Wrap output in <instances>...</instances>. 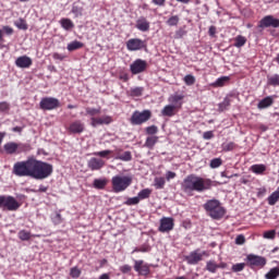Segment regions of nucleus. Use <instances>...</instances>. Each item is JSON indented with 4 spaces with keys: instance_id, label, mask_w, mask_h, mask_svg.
<instances>
[{
    "instance_id": "obj_15",
    "label": "nucleus",
    "mask_w": 279,
    "mask_h": 279,
    "mask_svg": "<svg viewBox=\"0 0 279 279\" xmlns=\"http://www.w3.org/2000/svg\"><path fill=\"white\" fill-rule=\"evenodd\" d=\"M112 117L102 116L100 118H90V126L97 128L98 125H110L112 123Z\"/></svg>"
},
{
    "instance_id": "obj_42",
    "label": "nucleus",
    "mask_w": 279,
    "mask_h": 279,
    "mask_svg": "<svg viewBox=\"0 0 279 279\" xmlns=\"http://www.w3.org/2000/svg\"><path fill=\"white\" fill-rule=\"evenodd\" d=\"M110 154H112V150L110 149H106V150H100V151H95L93 153V156H98V158H110L108 156H110Z\"/></svg>"
},
{
    "instance_id": "obj_25",
    "label": "nucleus",
    "mask_w": 279,
    "mask_h": 279,
    "mask_svg": "<svg viewBox=\"0 0 279 279\" xmlns=\"http://www.w3.org/2000/svg\"><path fill=\"white\" fill-rule=\"evenodd\" d=\"M267 202H268L269 206H276V204H278V202H279V186L277 187V190L275 192H272L267 197Z\"/></svg>"
},
{
    "instance_id": "obj_21",
    "label": "nucleus",
    "mask_w": 279,
    "mask_h": 279,
    "mask_svg": "<svg viewBox=\"0 0 279 279\" xmlns=\"http://www.w3.org/2000/svg\"><path fill=\"white\" fill-rule=\"evenodd\" d=\"M149 21H147L146 17L141 16L140 19L136 20L135 27L138 29V32H149Z\"/></svg>"
},
{
    "instance_id": "obj_53",
    "label": "nucleus",
    "mask_w": 279,
    "mask_h": 279,
    "mask_svg": "<svg viewBox=\"0 0 279 279\" xmlns=\"http://www.w3.org/2000/svg\"><path fill=\"white\" fill-rule=\"evenodd\" d=\"M263 236L265 239L274 241V239H276V230H268V231L264 232Z\"/></svg>"
},
{
    "instance_id": "obj_51",
    "label": "nucleus",
    "mask_w": 279,
    "mask_h": 279,
    "mask_svg": "<svg viewBox=\"0 0 279 279\" xmlns=\"http://www.w3.org/2000/svg\"><path fill=\"white\" fill-rule=\"evenodd\" d=\"M71 278L77 279L80 276H82V270H80L77 267H73L70 270Z\"/></svg>"
},
{
    "instance_id": "obj_9",
    "label": "nucleus",
    "mask_w": 279,
    "mask_h": 279,
    "mask_svg": "<svg viewBox=\"0 0 279 279\" xmlns=\"http://www.w3.org/2000/svg\"><path fill=\"white\" fill-rule=\"evenodd\" d=\"M246 263L252 268L259 267L260 269H263V267H265L267 265V258H265L260 255L248 254L246 256Z\"/></svg>"
},
{
    "instance_id": "obj_62",
    "label": "nucleus",
    "mask_w": 279,
    "mask_h": 279,
    "mask_svg": "<svg viewBox=\"0 0 279 279\" xmlns=\"http://www.w3.org/2000/svg\"><path fill=\"white\" fill-rule=\"evenodd\" d=\"M151 3H154V5H158L159 8L165 7V3H167V0H151Z\"/></svg>"
},
{
    "instance_id": "obj_54",
    "label": "nucleus",
    "mask_w": 279,
    "mask_h": 279,
    "mask_svg": "<svg viewBox=\"0 0 279 279\" xmlns=\"http://www.w3.org/2000/svg\"><path fill=\"white\" fill-rule=\"evenodd\" d=\"M245 269V263H239L232 266V271L239 274V271H243Z\"/></svg>"
},
{
    "instance_id": "obj_59",
    "label": "nucleus",
    "mask_w": 279,
    "mask_h": 279,
    "mask_svg": "<svg viewBox=\"0 0 279 279\" xmlns=\"http://www.w3.org/2000/svg\"><path fill=\"white\" fill-rule=\"evenodd\" d=\"M47 191H49L48 186L39 185V189L38 190H32V193H47Z\"/></svg>"
},
{
    "instance_id": "obj_33",
    "label": "nucleus",
    "mask_w": 279,
    "mask_h": 279,
    "mask_svg": "<svg viewBox=\"0 0 279 279\" xmlns=\"http://www.w3.org/2000/svg\"><path fill=\"white\" fill-rule=\"evenodd\" d=\"M267 85L274 87L279 86V74L267 76Z\"/></svg>"
},
{
    "instance_id": "obj_1",
    "label": "nucleus",
    "mask_w": 279,
    "mask_h": 279,
    "mask_svg": "<svg viewBox=\"0 0 279 279\" xmlns=\"http://www.w3.org/2000/svg\"><path fill=\"white\" fill-rule=\"evenodd\" d=\"M16 178H32L33 180H47L53 175V165L28 156L25 160L16 161L12 168Z\"/></svg>"
},
{
    "instance_id": "obj_35",
    "label": "nucleus",
    "mask_w": 279,
    "mask_h": 279,
    "mask_svg": "<svg viewBox=\"0 0 279 279\" xmlns=\"http://www.w3.org/2000/svg\"><path fill=\"white\" fill-rule=\"evenodd\" d=\"M266 279H278L279 278V267L271 268L266 275Z\"/></svg>"
},
{
    "instance_id": "obj_47",
    "label": "nucleus",
    "mask_w": 279,
    "mask_h": 279,
    "mask_svg": "<svg viewBox=\"0 0 279 279\" xmlns=\"http://www.w3.org/2000/svg\"><path fill=\"white\" fill-rule=\"evenodd\" d=\"M0 112L3 114H8L10 112V102L1 101L0 102Z\"/></svg>"
},
{
    "instance_id": "obj_29",
    "label": "nucleus",
    "mask_w": 279,
    "mask_h": 279,
    "mask_svg": "<svg viewBox=\"0 0 279 279\" xmlns=\"http://www.w3.org/2000/svg\"><path fill=\"white\" fill-rule=\"evenodd\" d=\"M107 184H108V179H95L93 186L94 189H98V191H101L106 189Z\"/></svg>"
},
{
    "instance_id": "obj_56",
    "label": "nucleus",
    "mask_w": 279,
    "mask_h": 279,
    "mask_svg": "<svg viewBox=\"0 0 279 279\" xmlns=\"http://www.w3.org/2000/svg\"><path fill=\"white\" fill-rule=\"evenodd\" d=\"M2 32H4L7 36H12V34H14V28L11 26H2Z\"/></svg>"
},
{
    "instance_id": "obj_17",
    "label": "nucleus",
    "mask_w": 279,
    "mask_h": 279,
    "mask_svg": "<svg viewBox=\"0 0 279 279\" xmlns=\"http://www.w3.org/2000/svg\"><path fill=\"white\" fill-rule=\"evenodd\" d=\"M84 130L85 125L84 122H82V120L73 121L72 123H70L68 128V132H70V134H82Z\"/></svg>"
},
{
    "instance_id": "obj_31",
    "label": "nucleus",
    "mask_w": 279,
    "mask_h": 279,
    "mask_svg": "<svg viewBox=\"0 0 279 279\" xmlns=\"http://www.w3.org/2000/svg\"><path fill=\"white\" fill-rule=\"evenodd\" d=\"M219 264H217L215 260H208L206 263V270L209 271V274H217Z\"/></svg>"
},
{
    "instance_id": "obj_43",
    "label": "nucleus",
    "mask_w": 279,
    "mask_h": 279,
    "mask_svg": "<svg viewBox=\"0 0 279 279\" xmlns=\"http://www.w3.org/2000/svg\"><path fill=\"white\" fill-rule=\"evenodd\" d=\"M165 184H166L165 178L162 177L155 178V183H154L155 189L157 190L165 189Z\"/></svg>"
},
{
    "instance_id": "obj_32",
    "label": "nucleus",
    "mask_w": 279,
    "mask_h": 279,
    "mask_svg": "<svg viewBox=\"0 0 279 279\" xmlns=\"http://www.w3.org/2000/svg\"><path fill=\"white\" fill-rule=\"evenodd\" d=\"M230 104H232V100L230 97H225L223 101L218 104V110L219 112H225L228 108H230Z\"/></svg>"
},
{
    "instance_id": "obj_8",
    "label": "nucleus",
    "mask_w": 279,
    "mask_h": 279,
    "mask_svg": "<svg viewBox=\"0 0 279 279\" xmlns=\"http://www.w3.org/2000/svg\"><path fill=\"white\" fill-rule=\"evenodd\" d=\"M39 108L41 110H56V108H60V100L54 97H44L39 102Z\"/></svg>"
},
{
    "instance_id": "obj_58",
    "label": "nucleus",
    "mask_w": 279,
    "mask_h": 279,
    "mask_svg": "<svg viewBox=\"0 0 279 279\" xmlns=\"http://www.w3.org/2000/svg\"><path fill=\"white\" fill-rule=\"evenodd\" d=\"M120 271L122 272V274H130V271H132V266H130V265H123V266H121L120 267Z\"/></svg>"
},
{
    "instance_id": "obj_19",
    "label": "nucleus",
    "mask_w": 279,
    "mask_h": 279,
    "mask_svg": "<svg viewBox=\"0 0 279 279\" xmlns=\"http://www.w3.org/2000/svg\"><path fill=\"white\" fill-rule=\"evenodd\" d=\"M32 64H33L32 58H29L27 56L19 57L15 60V65L19 69H29V66H32Z\"/></svg>"
},
{
    "instance_id": "obj_63",
    "label": "nucleus",
    "mask_w": 279,
    "mask_h": 279,
    "mask_svg": "<svg viewBox=\"0 0 279 279\" xmlns=\"http://www.w3.org/2000/svg\"><path fill=\"white\" fill-rule=\"evenodd\" d=\"M208 34L211 36V38H214L215 34H217V27L213 25L209 26Z\"/></svg>"
},
{
    "instance_id": "obj_34",
    "label": "nucleus",
    "mask_w": 279,
    "mask_h": 279,
    "mask_svg": "<svg viewBox=\"0 0 279 279\" xmlns=\"http://www.w3.org/2000/svg\"><path fill=\"white\" fill-rule=\"evenodd\" d=\"M85 112L88 117H92V119H96L95 117H97V114L101 113V108H92V107H87L85 109Z\"/></svg>"
},
{
    "instance_id": "obj_27",
    "label": "nucleus",
    "mask_w": 279,
    "mask_h": 279,
    "mask_svg": "<svg viewBox=\"0 0 279 279\" xmlns=\"http://www.w3.org/2000/svg\"><path fill=\"white\" fill-rule=\"evenodd\" d=\"M230 82V76H221L210 84L214 88H221L226 83Z\"/></svg>"
},
{
    "instance_id": "obj_2",
    "label": "nucleus",
    "mask_w": 279,
    "mask_h": 279,
    "mask_svg": "<svg viewBox=\"0 0 279 279\" xmlns=\"http://www.w3.org/2000/svg\"><path fill=\"white\" fill-rule=\"evenodd\" d=\"M181 186L186 195H193V193H204V191H208L210 183L202 177L190 174L183 180Z\"/></svg>"
},
{
    "instance_id": "obj_55",
    "label": "nucleus",
    "mask_w": 279,
    "mask_h": 279,
    "mask_svg": "<svg viewBox=\"0 0 279 279\" xmlns=\"http://www.w3.org/2000/svg\"><path fill=\"white\" fill-rule=\"evenodd\" d=\"M146 134H158V126L151 125L146 128Z\"/></svg>"
},
{
    "instance_id": "obj_49",
    "label": "nucleus",
    "mask_w": 279,
    "mask_h": 279,
    "mask_svg": "<svg viewBox=\"0 0 279 279\" xmlns=\"http://www.w3.org/2000/svg\"><path fill=\"white\" fill-rule=\"evenodd\" d=\"M14 25L15 27H17V29L27 31V22H25V20L23 19H20L19 21H16Z\"/></svg>"
},
{
    "instance_id": "obj_39",
    "label": "nucleus",
    "mask_w": 279,
    "mask_h": 279,
    "mask_svg": "<svg viewBox=\"0 0 279 279\" xmlns=\"http://www.w3.org/2000/svg\"><path fill=\"white\" fill-rule=\"evenodd\" d=\"M178 23H180V16H178V15H172L168 19V21H166V24L169 27H175V26H178Z\"/></svg>"
},
{
    "instance_id": "obj_61",
    "label": "nucleus",
    "mask_w": 279,
    "mask_h": 279,
    "mask_svg": "<svg viewBox=\"0 0 279 279\" xmlns=\"http://www.w3.org/2000/svg\"><path fill=\"white\" fill-rule=\"evenodd\" d=\"M213 136H215V134H213V131H206V132H204V134H203V138H204L205 141H210V138H213Z\"/></svg>"
},
{
    "instance_id": "obj_24",
    "label": "nucleus",
    "mask_w": 279,
    "mask_h": 279,
    "mask_svg": "<svg viewBox=\"0 0 279 279\" xmlns=\"http://www.w3.org/2000/svg\"><path fill=\"white\" fill-rule=\"evenodd\" d=\"M251 171L256 175H263L267 171V166L263 163H256L251 167Z\"/></svg>"
},
{
    "instance_id": "obj_30",
    "label": "nucleus",
    "mask_w": 279,
    "mask_h": 279,
    "mask_svg": "<svg viewBox=\"0 0 279 279\" xmlns=\"http://www.w3.org/2000/svg\"><path fill=\"white\" fill-rule=\"evenodd\" d=\"M82 47H84V43L74 40L68 44L66 49L68 51H77V49H82Z\"/></svg>"
},
{
    "instance_id": "obj_57",
    "label": "nucleus",
    "mask_w": 279,
    "mask_h": 279,
    "mask_svg": "<svg viewBox=\"0 0 279 279\" xmlns=\"http://www.w3.org/2000/svg\"><path fill=\"white\" fill-rule=\"evenodd\" d=\"M245 243V235L240 234L235 238V245H243Z\"/></svg>"
},
{
    "instance_id": "obj_52",
    "label": "nucleus",
    "mask_w": 279,
    "mask_h": 279,
    "mask_svg": "<svg viewBox=\"0 0 279 279\" xmlns=\"http://www.w3.org/2000/svg\"><path fill=\"white\" fill-rule=\"evenodd\" d=\"M235 147H236V144H234V142H229L227 144H222L223 151H232Z\"/></svg>"
},
{
    "instance_id": "obj_4",
    "label": "nucleus",
    "mask_w": 279,
    "mask_h": 279,
    "mask_svg": "<svg viewBox=\"0 0 279 279\" xmlns=\"http://www.w3.org/2000/svg\"><path fill=\"white\" fill-rule=\"evenodd\" d=\"M132 175L117 174L111 178V186L113 193H123L132 186Z\"/></svg>"
},
{
    "instance_id": "obj_10",
    "label": "nucleus",
    "mask_w": 279,
    "mask_h": 279,
    "mask_svg": "<svg viewBox=\"0 0 279 279\" xmlns=\"http://www.w3.org/2000/svg\"><path fill=\"white\" fill-rule=\"evenodd\" d=\"M130 71L132 75L145 73L147 71V61L143 59H136L133 63H131Z\"/></svg>"
},
{
    "instance_id": "obj_38",
    "label": "nucleus",
    "mask_w": 279,
    "mask_h": 279,
    "mask_svg": "<svg viewBox=\"0 0 279 279\" xmlns=\"http://www.w3.org/2000/svg\"><path fill=\"white\" fill-rule=\"evenodd\" d=\"M156 143H158V136H149L146 138L145 147H148V149H154Z\"/></svg>"
},
{
    "instance_id": "obj_41",
    "label": "nucleus",
    "mask_w": 279,
    "mask_h": 279,
    "mask_svg": "<svg viewBox=\"0 0 279 279\" xmlns=\"http://www.w3.org/2000/svg\"><path fill=\"white\" fill-rule=\"evenodd\" d=\"M17 236L21 241H29V239H32V233L29 231H26V230H21L17 233Z\"/></svg>"
},
{
    "instance_id": "obj_48",
    "label": "nucleus",
    "mask_w": 279,
    "mask_h": 279,
    "mask_svg": "<svg viewBox=\"0 0 279 279\" xmlns=\"http://www.w3.org/2000/svg\"><path fill=\"white\" fill-rule=\"evenodd\" d=\"M51 221L54 226H60V223H62V215L60 213H56L51 216Z\"/></svg>"
},
{
    "instance_id": "obj_40",
    "label": "nucleus",
    "mask_w": 279,
    "mask_h": 279,
    "mask_svg": "<svg viewBox=\"0 0 279 279\" xmlns=\"http://www.w3.org/2000/svg\"><path fill=\"white\" fill-rule=\"evenodd\" d=\"M117 160H122L123 162H130L132 160V153L126 150L122 155L116 157Z\"/></svg>"
},
{
    "instance_id": "obj_50",
    "label": "nucleus",
    "mask_w": 279,
    "mask_h": 279,
    "mask_svg": "<svg viewBox=\"0 0 279 279\" xmlns=\"http://www.w3.org/2000/svg\"><path fill=\"white\" fill-rule=\"evenodd\" d=\"M183 82L186 86H193V84H195V76H193V74H187L184 76Z\"/></svg>"
},
{
    "instance_id": "obj_14",
    "label": "nucleus",
    "mask_w": 279,
    "mask_h": 279,
    "mask_svg": "<svg viewBox=\"0 0 279 279\" xmlns=\"http://www.w3.org/2000/svg\"><path fill=\"white\" fill-rule=\"evenodd\" d=\"M134 270L140 276H149L150 274L149 264L145 263L143 259L134 260Z\"/></svg>"
},
{
    "instance_id": "obj_22",
    "label": "nucleus",
    "mask_w": 279,
    "mask_h": 279,
    "mask_svg": "<svg viewBox=\"0 0 279 279\" xmlns=\"http://www.w3.org/2000/svg\"><path fill=\"white\" fill-rule=\"evenodd\" d=\"M276 99V96H267L264 99L259 100L257 104L258 110H265L267 108H270V106H274V100Z\"/></svg>"
},
{
    "instance_id": "obj_64",
    "label": "nucleus",
    "mask_w": 279,
    "mask_h": 279,
    "mask_svg": "<svg viewBox=\"0 0 279 279\" xmlns=\"http://www.w3.org/2000/svg\"><path fill=\"white\" fill-rule=\"evenodd\" d=\"M175 178V172H173V171H168L167 173H166V179L168 180V182H169V180H173Z\"/></svg>"
},
{
    "instance_id": "obj_12",
    "label": "nucleus",
    "mask_w": 279,
    "mask_h": 279,
    "mask_svg": "<svg viewBox=\"0 0 279 279\" xmlns=\"http://www.w3.org/2000/svg\"><path fill=\"white\" fill-rule=\"evenodd\" d=\"M159 232H171L173 228L175 227V221L173 220L172 217H162L159 221Z\"/></svg>"
},
{
    "instance_id": "obj_11",
    "label": "nucleus",
    "mask_w": 279,
    "mask_h": 279,
    "mask_svg": "<svg viewBox=\"0 0 279 279\" xmlns=\"http://www.w3.org/2000/svg\"><path fill=\"white\" fill-rule=\"evenodd\" d=\"M204 256H206V251L199 252V250H195L185 256V260L187 265H197L204 260Z\"/></svg>"
},
{
    "instance_id": "obj_45",
    "label": "nucleus",
    "mask_w": 279,
    "mask_h": 279,
    "mask_svg": "<svg viewBox=\"0 0 279 279\" xmlns=\"http://www.w3.org/2000/svg\"><path fill=\"white\" fill-rule=\"evenodd\" d=\"M221 165H223V161L221 160V158H214L210 160L209 167L211 169H219Z\"/></svg>"
},
{
    "instance_id": "obj_26",
    "label": "nucleus",
    "mask_w": 279,
    "mask_h": 279,
    "mask_svg": "<svg viewBox=\"0 0 279 279\" xmlns=\"http://www.w3.org/2000/svg\"><path fill=\"white\" fill-rule=\"evenodd\" d=\"M175 110L178 109L174 108L172 105H167L161 110V117H175Z\"/></svg>"
},
{
    "instance_id": "obj_60",
    "label": "nucleus",
    "mask_w": 279,
    "mask_h": 279,
    "mask_svg": "<svg viewBox=\"0 0 279 279\" xmlns=\"http://www.w3.org/2000/svg\"><path fill=\"white\" fill-rule=\"evenodd\" d=\"M52 58H53V60H59L60 62H62V60H64V58H66V56H64L62 53L54 52L52 54Z\"/></svg>"
},
{
    "instance_id": "obj_5",
    "label": "nucleus",
    "mask_w": 279,
    "mask_h": 279,
    "mask_svg": "<svg viewBox=\"0 0 279 279\" xmlns=\"http://www.w3.org/2000/svg\"><path fill=\"white\" fill-rule=\"evenodd\" d=\"M3 149L5 154L9 156H14V154H27V151H32V145L16 143V142H9L3 145Z\"/></svg>"
},
{
    "instance_id": "obj_44",
    "label": "nucleus",
    "mask_w": 279,
    "mask_h": 279,
    "mask_svg": "<svg viewBox=\"0 0 279 279\" xmlns=\"http://www.w3.org/2000/svg\"><path fill=\"white\" fill-rule=\"evenodd\" d=\"M83 13H84V8L73 4L72 14H74L76 19H78V16H82Z\"/></svg>"
},
{
    "instance_id": "obj_16",
    "label": "nucleus",
    "mask_w": 279,
    "mask_h": 279,
    "mask_svg": "<svg viewBox=\"0 0 279 279\" xmlns=\"http://www.w3.org/2000/svg\"><path fill=\"white\" fill-rule=\"evenodd\" d=\"M87 166L90 171H99V169H104V167H106V161H104V159L93 157L88 160Z\"/></svg>"
},
{
    "instance_id": "obj_3",
    "label": "nucleus",
    "mask_w": 279,
    "mask_h": 279,
    "mask_svg": "<svg viewBox=\"0 0 279 279\" xmlns=\"http://www.w3.org/2000/svg\"><path fill=\"white\" fill-rule=\"evenodd\" d=\"M204 209L206 214L211 219L219 221V219H223L226 217V208L221 206V202L219 199H209L204 204Z\"/></svg>"
},
{
    "instance_id": "obj_18",
    "label": "nucleus",
    "mask_w": 279,
    "mask_h": 279,
    "mask_svg": "<svg viewBox=\"0 0 279 279\" xmlns=\"http://www.w3.org/2000/svg\"><path fill=\"white\" fill-rule=\"evenodd\" d=\"M259 27H279V20L272 15H266L260 20Z\"/></svg>"
},
{
    "instance_id": "obj_13",
    "label": "nucleus",
    "mask_w": 279,
    "mask_h": 279,
    "mask_svg": "<svg viewBox=\"0 0 279 279\" xmlns=\"http://www.w3.org/2000/svg\"><path fill=\"white\" fill-rule=\"evenodd\" d=\"M145 41L141 38H131L126 41L128 51H141V49H145Z\"/></svg>"
},
{
    "instance_id": "obj_6",
    "label": "nucleus",
    "mask_w": 279,
    "mask_h": 279,
    "mask_svg": "<svg viewBox=\"0 0 279 279\" xmlns=\"http://www.w3.org/2000/svg\"><path fill=\"white\" fill-rule=\"evenodd\" d=\"M0 208L10 213H16L21 208V203L14 196L0 195Z\"/></svg>"
},
{
    "instance_id": "obj_28",
    "label": "nucleus",
    "mask_w": 279,
    "mask_h": 279,
    "mask_svg": "<svg viewBox=\"0 0 279 279\" xmlns=\"http://www.w3.org/2000/svg\"><path fill=\"white\" fill-rule=\"evenodd\" d=\"M60 25L63 29H65V32H71V29L75 27V24H73V21H71L70 19H61Z\"/></svg>"
},
{
    "instance_id": "obj_46",
    "label": "nucleus",
    "mask_w": 279,
    "mask_h": 279,
    "mask_svg": "<svg viewBox=\"0 0 279 279\" xmlns=\"http://www.w3.org/2000/svg\"><path fill=\"white\" fill-rule=\"evenodd\" d=\"M140 203H141V199L138 198V196L130 197L124 202L126 206H136V204H140Z\"/></svg>"
},
{
    "instance_id": "obj_23",
    "label": "nucleus",
    "mask_w": 279,
    "mask_h": 279,
    "mask_svg": "<svg viewBox=\"0 0 279 279\" xmlns=\"http://www.w3.org/2000/svg\"><path fill=\"white\" fill-rule=\"evenodd\" d=\"M143 93H145V87H131L126 95L129 97H143Z\"/></svg>"
},
{
    "instance_id": "obj_36",
    "label": "nucleus",
    "mask_w": 279,
    "mask_h": 279,
    "mask_svg": "<svg viewBox=\"0 0 279 279\" xmlns=\"http://www.w3.org/2000/svg\"><path fill=\"white\" fill-rule=\"evenodd\" d=\"M245 43H247V38L242 35H238L234 39V47H236V49H241V47H244Z\"/></svg>"
},
{
    "instance_id": "obj_7",
    "label": "nucleus",
    "mask_w": 279,
    "mask_h": 279,
    "mask_svg": "<svg viewBox=\"0 0 279 279\" xmlns=\"http://www.w3.org/2000/svg\"><path fill=\"white\" fill-rule=\"evenodd\" d=\"M151 119V111L144 110V111H134L131 117L132 125H143V123H147Z\"/></svg>"
},
{
    "instance_id": "obj_37",
    "label": "nucleus",
    "mask_w": 279,
    "mask_h": 279,
    "mask_svg": "<svg viewBox=\"0 0 279 279\" xmlns=\"http://www.w3.org/2000/svg\"><path fill=\"white\" fill-rule=\"evenodd\" d=\"M150 195H151V190L150 189H144V190L138 192L137 198L141 202V199H149Z\"/></svg>"
},
{
    "instance_id": "obj_20",
    "label": "nucleus",
    "mask_w": 279,
    "mask_h": 279,
    "mask_svg": "<svg viewBox=\"0 0 279 279\" xmlns=\"http://www.w3.org/2000/svg\"><path fill=\"white\" fill-rule=\"evenodd\" d=\"M182 99H184V95L174 94L168 98V101L170 106H173L177 110H180V108H182Z\"/></svg>"
}]
</instances>
